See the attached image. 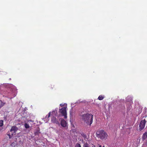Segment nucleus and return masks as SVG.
<instances>
[{
  "mask_svg": "<svg viewBox=\"0 0 147 147\" xmlns=\"http://www.w3.org/2000/svg\"><path fill=\"white\" fill-rule=\"evenodd\" d=\"M11 87L8 88L6 91L4 92V94L7 95V97L11 99L16 96L17 93V90L15 88Z\"/></svg>",
  "mask_w": 147,
  "mask_h": 147,
  "instance_id": "obj_1",
  "label": "nucleus"
},
{
  "mask_svg": "<svg viewBox=\"0 0 147 147\" xmlns=\"http://www.w3.org/2000/svg\"><path fill=\"white\" fill-rule=\"evenodd\" d=\"M93 115L91 114L87 113L83 114L82 116V119L87 125L90 126L92 123Z\"/></svg>",
  "mask_w": 147,
  "mask_h": 147,
  "instance_id": "obj_2",
  "label": "nucleus"
},
{
  "mask_svg": "<svg viewBox=\"0 0 147 147\" xmlns=\"http://www.w3.org/2000/svg\"><path fill=\"white\" fill-rule=\"evenodd\" d=\"M96 136L102 140H106L107 138V134L103 130L98 131L96 133Z\"/></svg>",
  "mask_w": 147,
  "mask_h": 147,
  "instance_id": "obj_3",
  "label": "nucleus"
},
{
  "mask_svg": "<svg viewBox=\"0 0 147 147\" xmlns=\"http://www.w3.org/2000/svg\"><path fill=\"white\" fill-rule=\"evenodd\" d=\"M67 107H64L59 109V113L61 115V116H64V119L67 118V114L66 109Z\"/></svg>",
  "mask_w": 147,
  "mask_h": 147,
  "instance_id": "obj_4",
  "label": "nucleus"
},
{
  "mask_svg": "<svg viewBox=\"0 0 147 147\" xmlns=\"http://www.w3.org/2000/svg\"><path fill=\"white\" fill-rule=\"evenodd\" d=\"M146 121L145 119L142 120L140 122L139 125L138 130L141 131L145 127Z\"/></svg>",
  "mask_w": 147,
  "mask_h": 147,
  "instance_id": "obj_5",
  "label": "nucleus"
},
{
  "mask_svg": "<svg viewBox=\"0 0 147 147\" xmlns=\"http://www.w3.org/2000/svg\"><path fill=\"white\" fill-rule=\"evenodd\" d=\"M51 121L53 123H55L57 124L58 125H60L59 122L58 120L56 119V118L54 117H53L51 119Z\"/></svg>",
  "mask_w": 147,
  "mask_h": 147,
  "instance_id": "obj_6",
  "label": "nucleus"
},
{
  "mask_svg": "<svg viewBox=\"0 0 147 147\" xmlns=\"http://www.w3.org/2000/svg\"><path fill=\"white\" fill-rule=\"evenodd\" d=\"M67 123L66 121L64 119H62L61 121V126L64 127H66L67 126Z\"/></svg>",
  "mask_w": 147,
  "mask_h": 147,
  "instance_id": "obj_7",
  "label": "nucleus"
},
{
  "mask_svg": "<svg viewBox=\"0 0 147 147\" xmlns=\"http://www.w3.org/2000/svg\"><path fill=\"white\" fill-rule=\"evenodd\" d=\"M18 128L16 126H13L11 127L10 130V132L14 133H16L18 130Z\"/></svg>",
  "mask_w": 147,
  "mask_h": 147,
  "instance_id": "obj_8",
  "label": "nucleus"
},
{
  "mask_svg": "<svg viewBox=\"0 0 147 147\" xmlns=\"http://www.w3.org/2000/svg\"><path fill=\"white\" fill-rule=\"evenodd\" d=\"M147 138V132H145L144 133L142 136V139L143 141H144Z\"/></svg>",
  "mask_w": 147,
  "mask_h": 147,
  "instance_id": "obj_9",
  "label": "nucleus"
},
{
  "mask_svg": "<svg viewBox=\"0 0 147 147\" xmlns=\"http://www.w3.org/2000/svg\"><path fill=\"white\" fill-rule=\"evenodd\" d=\"M10 132H10L8 131L7 133V134H6L9 137V139L11 138L12 137L13 135V134H11V135Z\"/></svg>",
  "mask_w": 147,
  "mask_h": 147,
  "instance_id": "obj_10",
  "label": "nucleus"
},
{
  "mask_svg": "<svg viewBox=\"0 0 147 147\" xmlns=\"http://www.w3.org/2000/svg\"><path fill=\"white\" fill-rule=\"evenodd\" d=\"M39 129H36V130L35 131V132H34V134H35V135H38L40 133V131H39Z\"/></svg>",
  "mask_w": 147,
  "mask_h": 147,
  "instance_id": "obj_11",
  "label": "nucleus"
},
{
  "mask_svg": "<svg viewBox=\"0 0 147 147\" xmlns=\"http://www.w3.org/2000/svg\"><path fill=\"white\" fill-rule=\"evenodd\" d=\"M0 101L1 103H0V109H1L5 104V102H3L1 100H0Z\"/></svg>",
  "mask_w": 147,
  "mask_h": 147,
  "instance_id": "obj_12",
  "label": "nucleus"
},
{
  "mask_svg": "<svg viewBox=\"0 0 147 147\" xmlns=\"http://www.w3.org/2000/svg\"><path fill=\"white\" fill-rule=\"evenodd\" d=\"M83 147H90V146L88 143L87 142H86L83 145Z\"/></svg>",
  "mask_w": 147,
  "mask_h": 147,
  "instance_id": "obj_13",
  "label": "nucleus"
},
{
  "mask_svg": "<svg viewBox=\"0 0 147 147\" xmlns=\"http://www.w3.org/2000/svg\"><path fill=\"white\" fill-rule=\"evenodd\" d=\"M104 98V97L101 95H100L98 98V99L100 100H102Z\"/></svg>",
  "mask_w": 147,
  "mask_h": 147,
  "instance_id": "obj_14",
  "label": "nucleus"
},
{
  "mask_svg": "<svg viewBox=\"0 0 147 147\" xmlns=\"http://www.w3.org/2000/svg\"><path fill=\"white\" fill-rule=\"evenodd\" d=\"M3 121L2 120H0V127H2L3 125Z\"/></svg>",
  "mask_w": 147,
  "mask_h": 147,
  "instance_id": "obj_15",
  "label": "nucleus"
},
{
  "mask_svg": "<svg viewBox=\"0 0 147 147\" xmlns=\"http://www.w3.org/2000/svg\"><path fill=\"white\" fill-rule=\"evenodd\" d=\"M24 126H25V127L26 129H28V128H29V127H30L29 125L27 123H25V124Z\"/></svg>",
  "mask_w": 147,
  "mask_h": 147,
  "instance_id": "obj_16",
  "label": "nucleus"
},
{
  "mask_svg": "<svg viewBox=\"0 0 147 147\" xmlns=\"http://www.w3.org/2000/svg\"><path fill=\"white\" fill-rule=\"evenodd\" d=\"M75 147H81V146L80 144L77 143L75 145Z\"/></svg>",
  "mask_w": 147,
  "mask_h": 147,
  "instance_id": "obj_17",
  "label": "nucleus"
},
{
  "mask_svg": "<svg viewBox=\"0 0 147 147\" xmlns=\"http://www.w3.org/2000/svg\"><path fill=\"white\" fill-rule=\"evenodd\" d=\"M51 115V112H50L48 115H47L46 116V117H47V118H49V117H50Z\"/></svg>",
  "mask_w": 147,
  "mask_h": 147,
  "instance_id": "obj_18",
  "label": "nucleus"
},
{
  "mask_svg": "<svg viewBox=\"0 0 147 147\" xmlns=\"http://www.w3.org/2000/svg\"><path fill=\"white\" fill-rule=\"evenodd\" d=\"M60 105L61 106V107H62L63 106V105H62V104H60Z\"/></svg>",
  "mask_w": 147,
  "mask_h": 147,
  "instance_id": "obj_19",
  "label": "nucleus"
},
{
  "mask_svg": "<svg viewBox=\"0 0 147 147\" xmlns=\"http://www.w3.org/2000/svg\"><path fill=\"white\" fill-rule=\"evenodd\" d=\"M99 147H102L101 146V145H100L99 146ZM102 147H105V146H103Z\"/></svg>",
  "mask_w": 147,
  "mask_h": 147,
  "instance_id": "obj_20",
  "label": "nucleus"
},
{
  "mask_svg": "<svg viewBox=\"0 0 147 147\" xmlns=\"http://www.w3.org/2000/svg\"><path fill=\"white\" fill-rule=\"evenodd\" d=\"M6 137L7 138V139H8V138H7V136H6Z\"/></svg>",
  "mask_w": 147,
  "mask_h": 147,
  "instance_id": "obj_21",
  "label": "nucleus"
}]
</instances>
